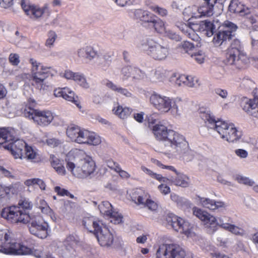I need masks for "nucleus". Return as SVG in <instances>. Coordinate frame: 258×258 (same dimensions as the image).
I'll return each mask as SVG.
<instances>
[{
    "label": "nucleus",
    "mask_w": 258,
    "mask_h": 258,
    "mask_svg": "<svg viewBox=\"0 0 258 258\" xmlns=\"http://www.w3.org/2000/svg\"><path fill=\"white\" fill-rule=\"evenodd\" d=\"M152 132L156 139L161 142L166 154L178 156L186 161L193 159L195 153L189 149L188 143L182 135L168 129L161 123L153 125Z\"/></svg>",
    "instance_id": "1"
},
{
    "label": "nucleus",
    "mask_w": 258,
    "mask_h": 258,
    "mask_svg": "<svg viewBox=\"0 0 258 258\" xmlns=\"http://www.w3.org/2000/svg\"><path fill=\"white\" fill-rule=\"evenodd\" d=\"M66 161L67 169L78 178H86L95 170V162L82 150H72L67 154Z\"/></svg>",
    "instance_id": "2"
},
{
    "label": "nucleus",
    "mask_w": 258,
    "mask_h": 258,
    "mask_svg": "<svg viewBox=\"0 0 258 258\" xmlns=\"http://www.w3.org/2000/svg\"><path fill=\"white\" fill-rule=\"evenodd\" d=\"M200 113L201 117L207 123L208 127L216 131L222 140L228 143H234L241 138V131L236 127L234 124L222 119L216 120L209 108H200Z\"/></svg>",
    "instance_id": "3"
},
{
    "label": "nucleus",
    "mask_w": 258,
    "mask_h": 258,
    "mask_svg": "<svg viewBox=\"0 0 258 258\" xmlns=\"http://www.w3.org/2000/svg\"><path fill=\"white\" fill-rule=\"evenodd\" d=\"M227 63L235 65L237 68H242L250 61L258 69V58L252 57L250 59L244 51L243 46L238 39H234L226 53Z\"/></svg>",
    "instance_id": "4"
},
{
    "label": "nucleus",
    "mask_w": 258,
    "mask_h": 258,
    "mask_svg": "<svg viewBox=\"0 0 258 258\" xmlns=\"http://www.w3.org/2000/svg\"><path fill=\"white\" fill-rule=\"evenodd\" d=\"M29 63L31 65L32 85L39 90H44L46 87L45 80L49 76L56 75L57 71L51 67L44 65L34 58H30Z\"/></svg>",
    "instance_id": "5"
},
{
    "label": "nucleus",
    "mask_w": 258,
    "mask_h": 258,
    "mask_svg": "<svg viewBox=\"0 0 258 258\" xmlns=\"http://www.w3.org/2000/svg\"><path fill=\"white\" fill-rule=\"evenodd\" d=\"M31 248L13 241L10 233L0 231V252L6 254L28 255L32 253Z\"/></svg>",
    "instance_id": "6"
},
{
    "label": "nucleus",
    "mask_w": 258,
    "mask_h": 258,
    "mask_svg": "<svg viewBox=\"0 0 258 258\" xmlns=\"http://www.w3.org/2000/svg\"><path fill=\"white\" fill-rule=\"evenodd\" d=\"M138 47L156 60L164 59L168 54V48L151 38L140 41Z\"/></svg>",
    "instance_id": "7"
},
{
    "label": "nucleus",
    "mask_w": 258,
    "mask_h": 258,
    "mask_svg": "<svg viewBox=\"0 0 258 258\" xmlns=\"http://www.w3.org/2000/svg\"><path fill=\"white\" fill-rule=\"evenodd\" d=\"M35 104L34 100L29 102V106L26 105L24 111V115L30 119H32L36 124L41 126L48 125L54 118L53 113L49 110H40L34 109Z\"/></svg>",
    "instance_id": "8"
},
{
    "label": "nucleus",
    "mask_w": 258,
    "mask_h": 258,
    "mask_svg": "<svg viewBox=\"0 0 258 258\" xmlns=\"http://www.w3.org/2000/svg\"><path fill=\"white\" fill-rule=\"evenodd\" d=\"M156 258H194L193 254L176 243L160 244L156 252Z\"/></svg>",
    "instance_id": "9"
},
{
    "label": "nucleus",
    "mask_w": 258,
    "mask_h": 258,
    "mask_svg": "<svg viewBox=\"0 0 258 258\" xmlns=\"http://www.w3.org/2000/svg\"><path fill=\"white\" fill-rule=\"evenodd\" d=\"M8 130L11 131V137L7 138L1 146L5 149L10 151L15 159H22L23 150L27 144L23 140L16 138V132L13 128H8Z\"/></svg>",
    "instance_id": "10"
},
{
    "label": "nucleus",
    "mask_w": 258,
    "mask_h": 258,
    "mask_svg": "<svg viewBox=\"0 0 258 258\" xmlns=\"http://www.w3.org/2000/svg\"><path fill=\"white\" fill-rule=\"evenodd\" d=\"M228 9L230 12L238 13L245 17L246 20L252 26L253 29L258 31V14L251 13L249 8L243 6L238 0H232Z\"/></svg>",
    "instance_id": "11"
},
{
    "label": "nucleus",
    "mask_w": 258,
    "mask_h": 258,
    "mask_svg": "<svg viewBox=\"0 0 258 258\" xmlns=\"http://www.w3.org/2000/svg\"><path fill=\"white\" fill-rule=\"evenodd\" d=\"M237 29V26L230 22L225 21L215 32L213 42L215 46H221L226 44L231 38L232 33Z\"/></svg>",
    "instance_id": "12"
},
{
    "label": "nucleus",
    "mask_w": 258,
    "mask_h": 258,
    "mask_svg": "<svg viewBox=\"0 0 258 258\" xmlns=\"http://www.w3.org/2000/svg\"><path fill=\"white\" fill-rule=\"evenodd\" d=\"M150 101L154 108L161 113L169 112L174 103V99L157 93H153L150 96Z\"/></svg>",
    "instance_id": "13"
},
{
    "label": "nucleus",
    "mask_w": 258,
    "mask_h": 258,
    "mask_svg": "<svg viewBox=\"0 0 258 258\" xmlns=\"http://www.w3.org/2000/svg\"><path fill=\"white\" fill-rule=\"evenodd\" d=\"M2 217L12 223L26 224L30 221V216L22 212L18 207L12 206L3 209Z\"/></svg>",
    "instance_id": "14"
},
{
    "label": "nucleus",
    "mask_w": 258,
    "mask_h": 258,
    "mask_svg": "<svg viewBox=\"0 0 258 258\" xmlns=\"http://www.w3.org/2000/svg\"><path fill=\"white\" fill-rule=\"evenodd\" d=\"M21 5L26 14L32 19H39L44 13L49 16L51 13L49 5L47 3L40 7L39 6L31 4L28 0H22Z\"/></svg>",
    "instance_id": "15"
},
{
    "label": "nucleus",
    "mask_w": 258,
    "mask_h": 258,
    "mask_svg": "<svg viewBox=\"0 0 258 258\" xmlns=\"http://www.w3.org/2000/svg\"><path fill=\"white\" fill-rule=\"evenodd\" d=\"M29 222V231L32 234L41 239L45 238L47 236L49 226L42 220L40 217H30Z\"/></svg>",
    "instance_id": "16"
},
{
    "label": "nucleus",
    "mask_w": 258,
    "mask_h": 258,
    "mask_svg": "<svg viewBox=\"0 0 258 258\" xmlns=\"http://www.w3.org/2000/svg\"><path fill=\"white\" fill-rule=\"evenodd\" d=\"M216 223L217 226L234 234L242 235L244 230L234 224L233 219L229 216L221 215L217 217L214 216L212 225Z\"/></svg>",
    "instance_id": "17"
},
{
    "label": "nucleus",
    "mask_w": 258,
    "mask_h": 258,
    "mask_svg": "<svg viewBox=\"0 0 258 258\" xmlns=\"http://www.w3.org/2000/svg\"><path fill=\"white\" fill-rule=\"evenodd\" d=\"M98 209L102 215L110 218V222L118 224L122 222V216L117 212L112 211V205L108 202H102L98 206Z\"/></svg>",
    "instance_id": "18"
},
{
    "label": "nucleus",
    "mask_w": 258,
    "mask_h": 258,
    "mask_svg": "<svg viewBox=\"0 0 258 258\" xmlns=\"http://www.w3.org/2000/svg\"><path fill=\"white\" fill-rule=\"evenodd\" d=\"M195 200L198 205L211 211L225 209L227 207L226 204L223 201H216L208 198L202 197L199 196H196Z\"/></svg>",
    "instance_id": "19"
},
{
    "label": "nucleus",
    "mask_w": 258,
    "mask_h": 258,
    "mask_svg": "<svg viewBox=\"0 0 258 258\" xmlns=\"http://www.w3.org/2000/svg\"><path fill=\"white\" fill-rule=\"evenodd\" d=\"M221 25L219 20L216 18L213 20L212 22L207 20L201 21L199 24H195L194 27L201 32H205V34L208 37H211Z\"/></svg>",
    "instance_id": "20"
},
{
    "label": "nucleus",
    "mask_w": 258,
    "mask_h": 258,
    "mask_svg": "<svg viewBox=\"0 0 258 258\" xmlns=\"http://www.w3.org/2000/svg\"><path fill=\"white\" fill-rule=\"evenodd\" d=\"M53 94L56 97H62L63 99L74 103L79 109L82 108L78 96L75 93L68 87L55 89Z\"/></svg>",
    "instance_id": "21"
},
{
    "label": "nucleus",
    "mask_w": 258,
    "mask_h": 258,
    "mask_svg": "<svg viewBox=\"0 0 258 258\" xmlns=\"http://www.w3.org/2000/svg\"><path fill=\"white\" fill-rule=\"evenodd\" d=\"M95 235L99 244L102 246H110L113 242V236L108 229L103 225L101 226L100 230L95 232Z\"/></svg>",
    "instance_id": "22"
},
{
    "label": "nucleus",
    "mask_w": 258,
    "mask_h": 258,
    "mask_svg": "<svg viewBox=\"0 0 258 258\" xmlns=\"http://www.w3.org/2000/svg\"><path fill=\"white\" fill-rule=\"evenodd\" d=\"M172 228L176 231L184 234L187 237L194 238L195 236V233L192 231V227L190 223L180 217H177Z\"/></svg>",
    "instance_id": "23"
},
{
    "label": "nucleus",
    "mask_w": 258,
    "mask_h": 258,
    "mask_svg": "<svg viewBox=\"0 0 258 258\" xmlns=\"http://www.w3.org/2000/svg\"><path fill=\"white\" fill-rule=\"evenodd\" d=\"M205 4L198 7L200 18L203 16L210 17L213 15L214 6L217 3L222 5L226 0H204Z\"/></svg>",
    "instance_id": "24"
},
{
    "label": "nucleus",
    "mask_w": 258,
    "mask_h": 258,
    "mask_svg": "<svg viewBox=\"0 0 258 258\" xmlns=\"http://www.w3.org/2000/svg\"><path fill=\"white\" fill-rule=\"evenodd\" d=\"M78 144L97 146L101 143V138L94 132L83 129Z\"/></svg>",
    "instance_id": "25"
},
{
    "label": "nucleus",
    "mask_w": 258,
    "mask_h": 258,
    "mask_svg": "<svg viewBox=\"0 0 258 258\" xmlns=\"http://www.w3.org/2000/svg\"><path fill=\"white\" fill-rule=\"evenodd\" d=\"M242 106L243 110L250 115L258 117V96L254 97L253 99H244Z\"/></svg>",
    "instance_id": "26"
},
{
    "label": "nucleus",
    "mask_w": 258,
    "mask_h": 258,
    "mask_svg": "<svg viewBox=\"0 0 258 258\" xmlns=\"http://www.w3.org/2000/svg\"><path fill=\"white\" fill-rule=\"evenodd\" d=\"M131 197L135 204L144 205L150 199V196L144 189L136 188L133 190Z\"/></svg>",
    "instance_id": "27"
},
{
    "label": "nucleus",
    "mask_w": 258,
    "mask_h": 258,
    "mask_svg": "<svg viewBox=\"0 0 258 258\" xmlns=\"http://www.w3.org/2000/svg\"><path fill=\"white\" fill-rule=\"evenodd\" d=\"M104 84L118 96L125 98H132L133 96L131 91L119 85L115 84L110 81L106 80L104 81Z\"/></svg>",
    "instance_id": "28"
},
{
    "label": "nucleus",
    "mask_w": 258,
    "mask_h": 258,
    "mask_svg": "<svg viewBox=\"0 0 258 258\" xmlns=\"http://www.w3.org/2000/svg\"><path fill=\"white\" fill-rule=\"evenodd\" d=\"M13 186H5L0 185V215L2 216L3 209L2 208L7 205L10 200V194L13 193Z\"/></svg>",
    "instance_id": "29"
},
{
    "label": "nucleus",
    "mask_w": 258,
    "mask_h": 258,
    "mask_svg": "<svg viewBox=\"0 0 258 258\" xmlns=\"http://www.w3.org/2000/svg\"><path fill=\"white\" fill-rule=\"evenodd\" d=\"M76 54L80 59L90 61L97 56V52L92 46L87 45L78 49Z\"/></svg>",
    "instance_id": "30"
},
{
    "label": "nucleus",
    "mask_w": 258,
    "mask_h": 258,
    "mask_svg": "<svg viewBox=\"0 0 258 258\" xmlns=\"http://www.w3.org/2000/svg\"><path fill=\"white\" fill-rule=\"evenodd\" d=\"M193 214L199 219L204 222L205 225H212L214 219V216L207 211L197 207L192 209Z\"/></svg>",
    "instance_id": "31"
},
{
    "label": "nucleus",
    "mask_w": 258,
    "mask_h": 258,
    "mask_svg": "<svg viewBox=\"0 0 258 258\" xmlns=\"http://www.w3.org/2000/svg\"><path fill=\"white\" fill-rule=\"evenodd\" d=\"M121 76L122 80H126L131 76L134 78L140 79L144 76V74L142 71L136 68H133L130 66L123 67L121 70Z\"/></svg>",
    "instance_id": "32"
},
{
    "label": "nucleus",
    "mask_w": 258,
    "mask_h": 258,
    "mask_svg": "<svg viewBox=\"0 0 258 258\" xmlns=\"http://www.w3.org/2000/svg\"><path fill=\"white\" fill-rule=\"evenodd\" d=\"M83 130V128L78 125L71 124L68 127L66 134L71 140L79 143Z\"/></svg>",
    "instance_id": "33"
},
{
    "label": "nucleus",
    "mask_w": 258,
    "mask_h": 258,
    "mask_svg": "<svg viewBox=\"0 0 258 258\" xmlns=\"http://www.w3.org/2000/svg\"><path fill=\"white\" fill-rule=\"evenodd\" d=\"M84 226L91 232H95L100 230L101 226L103 225L99 220H96L94 217H85L83 220Z\"/></svg>",
    "instance_id": "34"
},
{
    "label": "nucleus",
    "mask_w": 258,
    "mask_h": 258,
    "mask_svg": "<svg viewBox=\"0 0 258 258\" xmlns=\"http://www.w3.org/2000/svg\"><path fill=\"white\" fill-rule=\"evenodd\" d=\"M168 72L162 68H158L149 75L150 81L153 83L163 82L167 78Z\"/></svg>",
    "instance_id": "35"
},
{
    "label": "nucleus",
    "mask_w": 258,
    "mask_h": 258,
    "mask_svg": "<svg viewBox=\"0 0 258 258\" xmlns=\"http://www.w3.org/2000/svg\"><path fill=\"white\" fill-rule=\"evenodd\" d=\"M50 163L52 168L60 175H65L67 174V171L64 166L63 160H61L54 156H51Z\"/></svg>",
    "instance_id": "36"
},
{
    "label": "nucleus",
    "mask_w": 258,
    "mask_h": 258,
    "mask_svg": "<svg viewBox=\"0 0 258 258\" xmlns=\"http://www.w3.org/2000/svg\"><path fill=\"white\" fill-rule=\"evenodd\" d=\"M167 181H171L176 186H180L183 187H187L189 185V180L188 177L181 173H176L175 176H171L169 179L167 178Z\"/></svg>",
    "instance_id": "37"
},
{
    "label": "nucleus",
    "mask_w": 258,
    "mask_h": 258,
    "mask_svg": "<svg viewBox=\"0 0 258 258\" xmlns=\"http://www.w3.org/2000/svg\"><path fill=\"white\" fill-rule=\"evenodd\" d=\"M148 24L149 27H153L155 30L159 33L164 34L166 32L167 29L165 26L164 22L159 19H156L154 15Z\"/></svg>",
    "instance_id": "38"
},
{
    "label": "nucleus",
    "mask_w": 258,
    "mask_h": 258,
    "mask_svg": "<svg viewBox=\"0 0 258 258\" xmlns=\"http://www.w3.org/2000/svg\"><path fill=\"white\" fill-rule=\"evenodd\" d=\"M133 13L135 18L147 24H148L149 21L151 20L152 17L154 15L150 12L142 9L135 10Z\"/></svg>",
    "instance_id": "39"
},
{
    "label": "nucleus",
    "mask_w": 258,
    "mask_h": 258,
    "mask_svg": "<svg viewBox=\"0 0 258 258\" xmlns=\"http://www.w3.org/2000/svg\"><path fill=\"white\" fill-rule=\"evenodd\" d=\"M77 244V241L73 235L68 236L64 242L65 249L70 255H74L76 252V247Z\"/></svg>",
    "instance_id": "40"
},
{
    "label": "nucleus",
    "mask_w": 258,
    "mask_h": 258,
    "mask_svg": "<svg viewBox=\"0 0 258 258\" xmlns=\"http://www.w3.org/2000/svg\"><path fill=\"white\" fill-rule=\"evenodd\" d=\"M182 14L185 20H190V18H200L198 12V7L195 5H192L184 8L182 12Z\"/></svg>",
    "instance_id": "41"
},
{
    "label": "nucleus",
    "mask_w": 258,
    "mask_h": 258,
    "mask_svg": "<svg viewBox=\"0 0 258 258\" xmlns=\"http://www.w3.org/2000/svg\"><path fill=\"white\" fill-rule=\"evenodd\" d=\"M114 114L121 119L127 118L132 112V109L129 107H122L120 105H117L113 109Z\"/></svg>",
    "instance_id": "42"
},
{
    "label": "nucleus",
    "mask_w": 258,
    "mask_h": 258,
    "mask_svg": "<svg viewBox=\"0 0 258 258\" xmlns=\"http://www.w3.org/2000/svg\"><path fill=\"white\" fill-rule=\"evenodd\" d=\"M24 149L25 152H23V158L33 161L37 158L38 153L36 149H34L31 146H28L27 144H26Z\"/></svg>",
    "instance_id": "43"
},
{
    "label": "nucleus",
    "mask_w": 258,
    "mask_h": 258,
    "mask_svg": "<svg viewBox=\"0 0 258 258\" xmlns=\"http://www.w3.org/2000/svg\"><path fill=\"white\" fill-rule=\"evenodd\" d=\"M141 170L146 174L150 176L151 177L156 179L160 182H167V179L166 177H163L161 174H157L154 172L150 169L147 168L144 166H142Z\"/></svg>",
    "instance_id": "44"
},
{
    "label": "nucleus",
    "mask_w": 258,
    "mask_h": 258,
    "mask_svg": "<svg viewBox=\"0 0 258 258\" xmlns=\"http://www.w3.org/2000/svg\"><path fill=\"white\" fill-rule=\"evenodd\" d=\"M25 184L27 186L38 185L41 190H45L46 184L44 181L40 178H31L26 180Z\"/></svg>",
    "instance_id": "45"
},
{
    "label": "nucleus",
    "mask_w": 258,
    "mask_h": 258,
    "mask_svg": "<svg viewBox=\"0 0 258 258\" xmlns=\"http://www.w3.org/2000/svg\"><path fill=\"white\" fill-rule=\"evenodd\" d=\"M185 86L190 88H197L201 86L198 78L192 76L185 75Z\"/></svg>",
    "instance_id": "46"
},
{
    "label": "nucleus",
    "mask_w": 258,
    "mask_h": 258,
    "mask_svg": "<svg viewBox=\"0 0 258 258\" xmlns=\"http://www.w3.org/2000/svg\"><path fill=\"white\" fill-rule=\"evenodd\" d=\"M74 81L77 82L80 86L85 89L89 88L90 87V85L87 82L84 75L81 73L77 72Z\"/></svg>",
    "instance_id": "47"
},
{
    "label": "nucleus",
    "mask_w": 258,
    "mask_h": 258,
    "mask_svg": "<svg viewBox=\"0 0 258 258\" xmlns=\"http://www.w3.org/2000/svg\"><path fill=\"white\" fill-rule=\"evenodd\" d=\"M190 57L197 63L201 64L203 63L205 59V54L201 50H196L190 53Z\"/></svg>",
    "instance_id": "48"
},
{
    "label": "nucleus",
    "mask_w": 258,
    "mask_h": 258,
    "mask_svg": "<svg viewBox=\"0 0 258 258\" xmlns=\"http://www.w3.org/2000/svg\"><path fill=\"white\" fill-rule=\"evenodd\" d=\"M18 207L19 209L21 208L24 210H31L33 207V204L29 199L23 198L19 201Z\"/></svg>",
    "instance_id": "49"
},
{
    "label": "nucleus",
    "mask_w": 258,
    "mask_h": 258,
    "mask_svg": "<svg viewBox=\"0 0 258 258\" xmlns=\"http://www.w3.org/2000/svg\"><path fill=\"white\" fill-rule=\"evenodd\" d=\"M236 180L238 183L247 186H252L254 184V181L252 179L243 175H238Z\"/></svg>",
    "instance_id": "50"
},
{
    "label": "nucleus",
    "mask_w": 258,
    "mask_h": 258,
    "mask_svg": "<svg viewBox=\"0 0 258 258\" xmlns=\"http://www.w3.org/2000/svg\"><path fill=\"white\" fill-rule=\"evenodd\" d=\"M47 39L46 41L45 45L47 47H51L53 45V43L56 40L57 35L53 31H50L48 33Z\"/></svg>",
    "instance_id": "51"
},
{
    "label": "nucleus",
    "mask_w": 258,
    "mask_h": 258,
    "mask_svg": "<svg viewBox=\"0 0 258 258\" xmlns=\"http://www.w3.org/2000/svg\"><path fill=\"white\" fill-rule=\"evenodd\" d=\"M178 216L172 214L167 215L165 217V222L164 223L165 226L168 228H172L175 222L176 221Z\"/></svg>",
    "instance_id": "52"
},
{
    "label": "nucleus",
    "mask_w": 258,
    "mask_h": 258,
    "mask_svg": "<svg viewBox=\"0 0 258 258\" xmlns=\"http://www.w3.org/2000/svg\"><path fill=\"white\" fill-rule=\"evenodd\" d=\"M174 78H176L175 84L178 86H185V75H177L175 73L172 74L170 79V81L173 80Z\"/></svg>",
    "instance_id": "53"
},
{
    "label": "nucleus",
    "mask_w": 258,
    "mask_h": 258,
    "mask_svg": "<svg viewBox=\"0 0 258 258\" xmlns=\"http://www.w3.org/2000/svg\"><path fill=\"white\" fill-rule=\"evenodd\" d=\"M214 92L216 95L221 98L223 100H227L229 97V93L226 89L217 88L214 89Z\"/></svg>",
    "instance_id": "54"
},
{
    "label": "nucleus",
    "mask_w": 258,
    "mask_h": 258,
    "mask_svg": "<svg viewBox=\"0 0 258 258\" xmlns=\"http://www.w3.org/2000/svg\"><path fill=\"white\" fill-rule=\"evenodd\" d=\"M244 205L248 208L253 209L256 206L255 201L249 196H246L243 199Z\"/></svg>",
    "instance_id": "55"
},
{
    "label": "nucleus",
    "mask_w": 258,
    "mask_h": 258,
    "mask_svg": "<svg viewBox=\"0 0 258 258\" xmlns=\"http://www.w3.org/2000/svg\"><path fill=\"white\" fill-rule=\"evenodd\" d=\"M11 136V131H9L8 128H0V146Z\"/></svg>",
    "instance_id": "56"
},
{
    "label": "nucleus",
    "mask_w": 258,
    "mask_h": 258,
    "mask_svg": "<svg viewBox=\"0 0 258 258\" xmlns=\"http://www.w3.org/2000/svg\"><path fill=\"white\" fill-rule=\"evenodd\" d=\"M150 9L161 17H165L168 14V11L166 9L159 7L157 6H151Z\"/></svg>",
    "instance_id": "57"
},
{
    "label": "nucleus",
    "mask_w": 258,
    "mask_h": 258,
    "mask_svg": "<svg viewBox=\"0 0 258 258\" xmlns=\"http://www.w3.org/2000/svg\"><path fill=\"white\" fill-rule=\"evenodd\" d=\"M217 245L223 248H227L229 246L231 242L229 239L218 237L217 238Z\"/></svg>",
    "instance_id": "58"
},
{
    "label": "nucleus",
    "mask_w": 258,
    "mask_h": 258,
    "mask_svg": "<svg viewBox=\"0 0 258 258\" xmlns=\"http://www.w3.org/2000/svg\"><path fill=\"white\" fill-rule=\"evenodd\" d=\"M9 62L14 66H17L20 62V56L17 53H12L9 55Z\"/></svg>",
    "instance_id": "59"
},
{
    "label": "nucleus",
    "mask_w": 258,
    "mask_h": 258,
    "mask_svg": "<svg viewBox=\"0 0 258 258\" xmlns=\"http://www.w3.org/2000/svg\"><path fill=\"white\" fill-rule=\"evenodd\" d=\"M181 47L189 55L193 52L192 49L194 48V45L189 41H184L181 44Z\"/></svg>",
    "instance_id": "60"
},
{
    "label": "nucleus",
    "mask_w": 258,
    "mask_h": 258,
    "mask_svg": "<svg viewBox=\"0 0 258 258\" xmlns=\"http://www.w3.org/2000/svg\"><path fill=\"white\" fill-rule=\"evenodd\" d=\"M251 39V45L254 49H258V36L256 35L254 31L250 33Z\"/></svg>",
    "instance_id": "61"
},
{
    "label": "nucleus",
    "mask_w": 258,
    "mask_h": 258,
    "mask_svg": "<svg viewBox=\"0 0 258 258\" xmlns=\"http://www.w3.org/2000/svg\"><path fill=\"white\" fill-rule=\"evenodd\" d=\"M76 75H77V72L75 73L73 72L71 70H67L61 75V77H64L67 80H72L74 81L76 77Z\"/></svg>",
    "instance_id": "62"
},
{
    "label": "nucleus",
    "mask_w": 258,
    "mask_h": 258,
    "mask_svg": "<svg viewBox=\"0 0 258 258\" xmlns=\"http://www.w3.org/2000/svg\"><path fill=\"white\" fill-rule=\"evenodd\" d=\"M54 190L57 193L58 195L61 196H70L71 198H74V196L71 194L67 190L61 188L59 186L55 187Z\"/></svg>",
    "instance_id": "63"
},
{
    "label": "nucleus",
    "mask_w": 258,
    "mask_h": 258,
    "mask_svg": "<svg viewBox=\"0 0 258 258\" xmlns=\"http://www.w3.org/2000/svg\"><path fill=\"white\" fill-rule=\"evenodd\" d=\"M46 144L51 147L58 146L61 144V141L55 138H49L46 140Z\"/></svg>",
    "instance_id": "64"
}]
</instances>
